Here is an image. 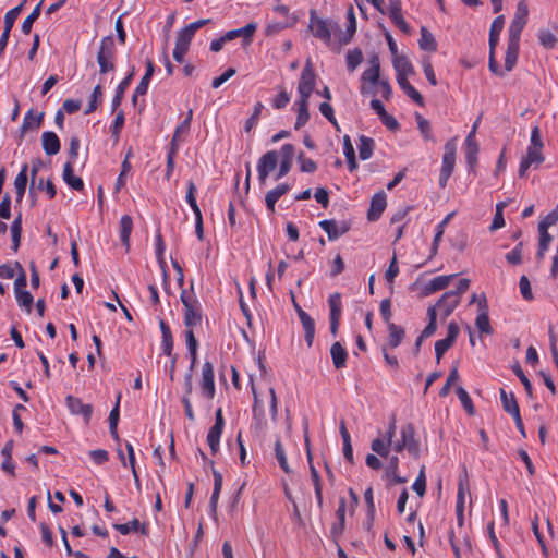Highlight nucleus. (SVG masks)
I'll use <instances>...</instances> for the list:
<instances>
[{"mask_svg": "<svg viewBox=\"0 0 558 558\" xmlns=\"http://www.w3.org/2000/svg\"><path fill=\"white\" fill-rule=\"evenodd\" d=\"M201 323L202 313L199 302L184 307V325L186 329H193V327L201 325Z\"/></svg>", "mask_w": 558, "mask_h": 558, "instance_id": "nucleus-33", "label": "nucleus"}, {"mask_svg": "<svg viewBox=\"0 0 558 558\" xmlns=\"http://www.w3.org/2000/svg\"><path fill=\"white\" fill-rule=\"evenodd\" d=\"M520 39L509 38L505 56V71L510 72L513 70L519 56Z\"/></svg>", "mask_w": 558, "mask_h": 558, "instance_id": "nucleus-30", "label": "nucleus"}, {"mask_svg": "<svg viewBox=\"0 0 558 558\" xmlns=\"http://www.w3.org/2000/svg\"><path fill=\"white\" fill-rule=\"evenodd\" d=\"M298 116L294 124L295 130L303 128L310 120L308 101L298 100Z\"/></svg>", "mask_w": 558, "mask_h": 558, "instance_id": "nucleus-49", "label": "nucleus"}, {"mask_svg": "<svg viewBox=\"0 0 558 558\" xmlns=\"http://www.w3.org/2000/svg\"><path fill=\"white\" fill-rule=\"evenodd\" d=\"M459 326L450 322L447 329V337L435 342V355L437 363L440 362L444 354L453 345L459 335Z\"/></svg>", "mask_w": 558, "mask_h": 558, "instance_id": "nucleus-11", "label": "nucleus"}, {"mask_svg": "<svg viewBox=\"0 0 558 558\" xmlns=\"http://www.w3.org/2000/svg\"><path fill=\"white\" fill-rule=\"evenodd\" d=\"M308 29L314 37L323 41L326 46H330L332 36L338 39L340 26L332 20L319 17L316 10H311Z\"/></svg>", "mask_w": 558, "mask_h": 558, "instance_id": "nucleus-1", "label": "nucleus"}, {"mask_svg": "<svg viewBox=\"0 0 558 558\" xmlns=\"http://www.w3.org/2000/svg\"><path fill=\"white\" fill-rule=\"evenodd\" d=\"M179 145L174 143H170L168 153H167V161H166V179L169 180L173 173L175 157L178 154Z\"/></svg>", "mask_w": 558, "mask_h": 558, "instance_id": "nucleus-55", "label": "nucleus"}, {"mask_svg": "<svg viewBox=\"0 0 558 558\" xmlns=\"http://www.w3.org/2000/svg\"><path fill=\"white\" fill-rule=\"evenodd\" d=\"M296 159L301 172L313 173L317 170V163L313 159L306 157L303 151L299 153Z\"/></svg>", "mask_w": 558, "mask_h": 558, "instance_id": "nucleus-62", "label": "nucleus"}, {"mask_svg": "<svg viewBox=\"0 0 558 558\" xmlns=\"http://www.w3.org/2000/svg\"><path fill=\"white\" fill-rule=\"evenodd\" d=\"M291 190V186L287 183L278 184L272 190L268 191L265 195V204L269 213H275V206L278 199L287 194Z\"/></svg>", "mask_w": 558, "mask_h": 558, "instance_id": "nucleus-29", "label": "nucleus"}, {"mask_svg": "<svg viewBox=\"0 0 558 558\" xmlns=\"http://www.w3.org/2000/svg\"><path fill=\"white\" fill-rule=\"evenodd\" d=\"M165 251H166L165 241L162 239L161 233L158 232L155 235V254H156L157 262L162 269H165L167 266L166 259H165Z\"/></svg>", "mask_w": 558, "mask_h": 558, "instance_id": "nucleus-59", "label": "nucleus"}, {"mask_svg": "<svg viewBox=\"0 0 558 558\" xmlns=\"http://www.w3.org/2000/svg\"><path fill=\"white\" fill-rule=\"evenodd\" d=\"M43 119H44V113L43 112L35 113V111L33 109H29L25 113V116L23 118L22 125L20 128L21 138H23V136L29 130H38L40 128L41 123H43Z\"/></svg>", "mask_w": 558, "mask_h": 558, "instance_id": "nucleus-26", "label": "nucleus"}, {"mask_svg": "<svg viewBox=\"0 0 558 558\" xmlns=\"http://www.w3.org/2000/svg\"><path fill=\"white\" fill-rule=\"evenodd\" d=\"M456 392L463 409L468 412V414L473 415L475 413V408L468 391L463 387H458Z\"/></svg>", "mask_w": 558, "mask_h": 558, "instance_id": "nucleus-60", "label": "nucleus"}, {"mask_svg": "<svg viewBox=\"0 0 558 558\" xmlns=\"http://www.w3.org/2000/svg\"><path fill=\"white\" fill-rule=\"evenodd\" d=\"M102 101V87L101 85H96L92 95H90V100H89V104L87 106V108L85 109V114H89L92 112H94L97 107L101 104Z\"/></svg>", "mask_w": 558, "mask_h": 558, "instance_id": "nucleus-61", "label": "nucleus"}, {"mask_svg": "<svg viewBox=\"0 0 558 558\" xmlns=\"http://www.w3.org/2000/svg\"><path fill=\"white\" fill-rule=\"evenodd\" d=\"M347 68L350 72H353L359 64L363 61V53L360 49H353L347 53Z\"/></svg>", "mask_w": 558, "mask_h": 558, "instance_id": "nucleus-64", "label": "nucleus"}, {"mask_svg": "<svg viewBox=\"0 0 558 558\" xmlns=\"http://www.w3.org/2000/svg\"><path fill=\"white\" fill-rule=\"evenodd\" d=\"M500 400L504 410L511 416L520 412L519 404L513 392L508 393L504 388H501Z\"/></svg>", "mask_w": 558, "mask_h": 558, "instance_id": "nucleus-43", "label": "nucleus"}, {"mask_svg": "<svg viewBox=\"0 0 558 558\" xmlns=\"http://www.w3.org/2000/svg\"><path fill=\"white\" fill-rule=\"evenodd\" d=\"M41 146L46 155L54 156L60 151L61 143L54 132L45 131L41 134Z\"/></svg>", "mask_w": 558, "mask_h": 558, "instance_id": "nucleus-25", "label": "nucleus"}, {"mask_svg": "<svg viewBox=\"0 0 558 558\" xmlns=\"http://www.w3.org/2000/svg\"><path fill=\"white\" fill-rule=\"evenodd\" d=\"M274 13L278 15V20L271 21L266 26V35H276L282 29L293 27L298 17L290 13V9L284 4H277L272 9Z\"/></svg>", "mask_w": 558, "mask_h": 558, "instance_id": "nucleus-4", "label": "nucleus"}, {"mask_svg": "<svg viewBox=\"0 0 558 558\" xmlns=\"http://www.w3.org/2000/svg\"><path fill=\"white\" fill-rule=\"evenodd\" d=\"M256 23H248L241 28L233 29L235 37H242L244 45H250L253 41L254 34L256 32Z\"/></svg>", "mask_w": 558, "mask_h": 558, "instance_id": "nucleus-53", "label": "nucleus"}, {"mask_svg": "<svg viewBox=\"0 0 558 558\" xmlns=\"http://www.w3.org/2000/svg\"><path fill=\"white\" fill-rule=\"evenodd\" d=\"M65 404L73 415H81L85 422L86 425L89 424L93 415V405L88 403H84L82 399L74 397V396H68L65 398Z\"/></svg>", "mask_w": 558, "mask_h": 558, "instance_id": "nucleus-14", "label": "nucleus"}, {"mask_svg": "<svg viewBox=\"0 0 558 558\" xmlns=\"http://www.w3.org/2000/svg\"><path fill=\"white\" fill-rule=\"evenodd\" d=\"M469 493V477L468 473L464 470L463 475L459 476L458 482V492H457V501H456V514L457 520L460 525L463 524L464 521V505H465V496Z\"/></svg>", "mask_w": 558, "mask_h": 558, "instance_id": "nucleus-15", "label": "nucleus"}, {"mask_svg": "<svg viewBox=\"0 0 558 558\" xmlns=\"http://www.w3.org/2000/svg\"><path fill=\"white\" fill-rule=\"evenodd\" d=\"M369 68L361 76L362 85L360 92L362 95L373 93V88L380 82V62L378 56L374 54L368 60Z\"/></svg>", "mask_w": 558, "mask_h": 558, "instance_id": "nucleus-5", "label": "nucleus"}, {"mask_svg": "<svg viewBox=\"0 0 558 558\" xmlns=\"http://www.w3.org/2000/svg\"><path fill=\"white\" fill-rule=\"evenodd\" d=\"M252 392H253V398H254V403H253V409H252V411H253V425L252 426H254L256 430H263L267 425L264 408H263L262 401L259 400V398L257 396V392H256V389L254 388V386L252 387Z\"/></svg>", "mask_w": 558, "mask_h": 558, "instance_id": "nucleus-23", "label": "nucleus"}, {"mask_svg": "<svg viewBox=\"0 0 558 558\" xmlns=\"http://www.w3.org/2000/svg\"><path fill=\"white\" fill-rule=\"evenodd\" d=\"M134 69L118 84L114 96L111 100V109L112 111H116L118 107L121 105L122 99L124 97V93L128 89L133 76H134Z\"/></svg>", "mask_w": 558, "mask_h": 558, "instance_id": "nucleus-37", "label": "nucleus"}, {"mask_svg": "<svg viewBox=\"0 0 558 558\" xmlns=\"http://www.w3.org/2000/svg\"><path fill=\"white\" fill-rule=\"evenodd\" d=\"M345 512L347 499L341 496L339 498L338 508L336 510L337 522H335L330 527V533L335 539L340 537L345 529Z\"/></svg>", "mask_w": 558, "mask_h": 558, "instance_id": "nucleus-20", "label": "nucleus"}, {"mask_svg": "<svg viewBox=\"0 0 558 558\" xmlns=\"http://www.w3.org/2000/svg\"><path fill=\"white\" fill-rule=\"evenodd\" d=\"M400 436L405 450L410 456L417 459L420 457V441L415 438V428L413 424L408 423L401 427Z\"/></svg>", "mask_w": 558, "mask_h": 558, "instance_id": "nucleus-13", "label": "nucleus"}, {"mask_svg": "<svg viewBox=\"0 0 558 558\" xmlns=\"http://www.w3.org/2000/svg\"><path fill=\"white\" fill-rule=\"evenodd\" d=\"M398 85L415 104L423 107L424 98L416 88L411 85L407 77H397Z\"/></svg>", "mask_w": 558, "mask_h": 558, "instance_id": "nucleus-40", "label": "nucleus"}, {"mask_svg": "<svg viewBox=\"0 0 558 558\" xmlns=\"http://www.w3.org/2000/svg\"><path fill=\"white\" fill-rule=\"evenodd\" d=\"M17 305L27 314H31L34 302L33 295L27 290L14 292Z\"/></svg>", "mask_w": 558, "mask_h": 558, "instance_id": "nucleus-52", "label": "nucleus"}, {"mask_svg": "<svg viewBox=\"0 0 558 558\" xmlns=\"http://www.w3.org/2000/svg\"><path fill=\"white\" fill-rule=\"evenodd\" d=\"M398 468H399V458L397 456H392L389 459V463L386 469V474H387V476L392 477L393 482L397 484L405 483L407 478L402 477L398 474Z\"/></svg>", "mask_w": 558, "mask_h": 558, "instance_id": "nucleus-54", "label": "nucleus"}, {"mask_svg": "<svg viewBox=\"0 0 558 558\" xmlns=\"http://www.w3.org/2000/svg\"><path fill=\"white\" fill-rule=\"evenodd\" d=\"M505 25V17L504 15H499L494 19L490 25L489 29V49L495 50L496 46L499 40V35L504 28Z\"/></svg>", "mask_w": 558, "mask_h": 558, "instance_id": "nucleus-44", "label": "nucleus"}, {"mask_svg": "<svg viewBox=\"0 0 558 558\" xmlns=\"http://www.w3.org/2000/svg\"><path fill=\"white\" fill-rule=\"evenodd\" d=\"M475 325L482 335H492L493 328L490 326L487 299L482 294L478 299V312L475 318Z\"/></svg>", "mask_w": 558, "mask_h": 558, "instance_id": "nucleus-16", "label": "nucleus"}, {"mask_svg": "<svg viewBox=\"0 0 558 558\" xmlns=\"http://www.w3.org/2000/svg\"><path fill=\"white\" fill-rule=\"evenodd\" d=\"M186 187H187L186 196H185L186 203L190 205V207L193 210L194 215L202 213L201 209H199V206H198V204L196 202V192H197L196 185L194 184L193 181L190 180L186 183Z\"/></svg>", "mask_w": 558, "mask_h": 558, "instance_id": "nucleus-56", "label": "nucleus"}, {"mask_svg": "<svg viewBox=\"0 0 558 558\" xmlns=\"http://www.w3.org/2000/svg\"><path fill=\"white\" fill-rule=\"evenodd\" d=\"M133 230V219L129 215H123L119 222V236L120 241L125 246L126 251L130 248V238Z\"/></svg>", "mask_w": 558, "mask_h": 558, "instance_id": "nucleus-35", "label": "nucleus"}, {"mask_svg": "<svg viewBox=\"0 0 558 558\" xmlns=\"http://www.w3.org/2000/svg\"><path fill=\"white\" fill-rule=\"evenodd\" d=\"M305 446H306V456H307V460H308V463H310V474H311V480H312V483H313V486H314V492H315V498H316L317 507L320 510H323V508H324V498H323L322 480H320V475H319L318 471L316 470V468L312 463V453H311V450H310V438H308L307 435H305Z\"/></svg>", "mask_w": 558, "mask_h": 558, "instance_id": "nucleus-12", "label": "nucleus"}, {"mask_svg": "<svg viewBox=\"0 0 558 558\" xmlns=\"http://www.w3.org/2000/svg\"><path fill=\"white\" fill-rule=\"evenodd\" d=\"M457 144L456 140H449L444 146V155L441 159V168L439 173L438 184L441 189L447 186V183L456 167Z\"/></svg>", "mask_w": 558, "mask_h": 558, "instance_id": "nucleus-3", "label": "nucleus"}, {"mask_svg": "<svg viewBox=\"0 0 558 558\" xmlns=\"http://www.w3.org/2000/svg\"><path fill=\"white\" fill-rule=\"evenodd\" d=\"M184 336H185L186 348H187L190 360H191L190 371H193L197 363L198 341L194 335L193 329H186L184 331Z\"/></svg>", "mask_w": 558, "mask_h": 558, "instance_id": "nucleus-39", "label": "nucleus"}, {"mask_svg": "<svg viewBox=\"0 0 558 558\" xmlns=\"http://www.w3.org/2000/svg\"><path fill=\"white\" fill-rule=\"evenodd\" d=\"M460 298H457V293H451L449 291L445 292L441 298L437 302V307L442 313L445 317L451 315L454 308L459 305Z\"/></svg>", "mask_w": 558, "mask_h": 558, "instance_id": "nucleus-31", "label": "nucleus"}, {"mask_svg": "<svg viewBox=\"0 0 558 558\" xmlns=\"http://www.w3.org/2000/svg\"><path fill=\"white\" fill-rule=\"evenodd\" d=\"M456 275H448V276H438L432 279L424 288H423V295L427 296L434 292L444 290L447 288L451 281V279Z\"/></svg>", "mask_w": 558, "mask_h": 558, "instance_id": "nucleus-38", "label": "nucleus"}, {"mask_svg": "<svg viewBox=\"0 0 558 558\" xmlns=\"http://www.w3.org/2000/svg\"><path fill=\"white\" fill-rule=\"evenodd\" d=\"M389 17L391 22L403 33H409L410 27L402 15L401 2L391 0L389 5Z\"/></svg>", "mask_w": 558, "mask_h": 558, "instance_id": "nucleus-24", "label": "nucleus"}, {"mask_svg": "<svg viewBox=\"0 0 558 558\" xmlns=\"http://www.w3.org/2000/svg\"><path fill=\"white\" fill-rule=\"evenodd\" d=\"M154 62L151 60H147L145 74L143 75L141 82L136 86V94H147L148 86L154 74Z\"/></svg>", "mask_w": 558, "mask_h": 558, "instance_id": "nucleus-50", "label": "nucleus"}, {"mask_svg": "<svg viewBox=\"0 0 558 558\" xmlns=\"http://www.w3.org/2000/svg\"><path fill=\"white\" fill-rule=\"evenodd\" d=\"M392 442L387 440L386 438H375L372 441L371 448L374 452L379 454L380 457L387 458L390 451Z\"/></svg>", "mask_w": 558, "mask_h": 558, "instance_id": "nucleus-58", "label": "nucleus"}, {"mask_svg": "<svg viewBox=\"0 0 558 558\" xmlns=\"http://www.w3.org/2000/svg\"><path fill=\"white\" fill-rule=\"evenodd\" d=\"M330 355L336 369H342L347 366L348 352L340 342H335L331 345Z\"/></svg>", "mask_w": 558, "mask_h": 558, "instance_id": "nucleus-36", "label": "nucleus"}, {"mask_svg": "<svg viewBox=\"0 0 558 558\" xmlns=\"http://www.w3.org/2000/svg\"><path fill=\"white\" fill-rule=\"evenodd\" d=\"M544 161L543 148L531 147L529 146L526 149L525 156L521 159L519 166V175L523 178L529 170V168L533 165L536 167L539 166Z\"/></svg>", "mask_w": 558, "mask_h": 558, "instance_id": "nucleus-18", "label": "nucleus"}, {"mask_svg": "<svg viewBox=\"0 0 558 558\" xmlns=\"http://www.w3.org/2000/svg\"><path fill=\"white\" fill-rule=\"evenodd\" d=\"M117 48L114 38L106 36L100 40L97 51V63L101 75L116 71Z\"/></svg>", "mask_w": 558, "mask_h": 558, "instance_id": "nucleus-2", "label": "nucleus"}, {"mask_svg": "<svg viewBox=\"0 0 558 558\" xmlns=\"http://www.w3.org/2000/svg\"><path fill=\"white\" fill-rule=\"evenodd\" d=\"M113 527L119 531L122 535H128L132 532H138L141 531L142 534H147V526L142 525L138 519L134 518L128 523L123 524H114Z\"/></svg>", "mask_w": 558, "mask_h": 558, "instance_id": "nucleus-48", "label": "nucleus"}, {"mask_svg": "<svg viewBox=\"0 0 558 558\" xmlns=\"http://www.w3.org/2000/svg\"><path fill=\"white\" fill-rule=\"evenodd\" d=\"M275 457H276L281 470L287 474L291 473V469L288 464L287 456H286V452H284V449H283V446H282L280 439H277L275 441Z\"/></svg>", "mask_w": 558, "mask_h": 558, "instance_id": "nucleus-57", "label": "nucleus"}, {"mask_svg": "<svg viewBox=\"0 0 558 558\" xmlns=\"http://www.w3.org/2000/svg\"><path fill=\"white\" fill-rule=\"evenodd\" d=\"M279 154L276 150L265 153L257 161V178L259 184L264 185L270 172H272L278 165Z\"/></svg>", "mask_w": 558, "mask_h": 558, "instance_id": "nucleus-9", "label": "nucleus"}, {"mask_svg": "<svg viewBox=\"0 0 558 558\" xmlns=\"http://www.w3.org/2000/svg\"><path fill=\"white\" fill-rule=\"evenodd\" d=\"M359 156L361 160H368L374 153L375 141L368 136L361 135L359 137Z\"/></svg>", "mask_w": 558, "mask_h": 558, "instance_id": "nucleus-45", "label": "nucleus"}, {"mask_svg": "<svg viewBox=\"0 0 558 558\" xmlns=\"http://www.w3.org/2000/svg\"><path fill=\"white\" fill-rule=\"evenodd\" d=\"M393 65L397 72V77H407L408 75L414 72L413 65L411 64L407 57H398L395 60Z\"/></svg>", "mask_w": 558, "mask_h": 558, "instance_id": "nucleus-51", "label": "nucleus"}, {"mask_svg": "<svg viewBox=\"0 0 558 558\" xmlns=\"http://www.w3.org/2000/svg\"><path fill=\"white\" fill-rule=\"evenodd\" d=\"M404 336L405 331L402 327L396 324H389L387 347H389L390 349H396L397 347L400 345Z\"/></svg>", "mask_w": 558, "mask_h": 558, "instance_id": "nucleus-42", "label": "nucleus"}, {"mask_svg": "<svg viewBox=\"0 0 558 558\" xmlns=\"http://www.w3.org/2000/svg\"><path fill=\"white\" fill-rule=\"evenodd\" d=\"M296 312L304 329L306 344L310 348L312 347L315 337V323L301 307L296 306Z\"/></svg>", "mask_w": 558, "mask_h": 558, "instance_id": "nucleus-27", "label": "nucleus"}, {"mask_svg": "<svg viewBox=\"0 0 558 558\" xmlns=\"http://www.w3.org/2000/svg\"><path fill=\"white\" fill-rule=\"evenodd\" d=\"M213 477H214V489H213V493L210 496L209 506H210V510H211L213 514H216L217 505H218L219 496H220L221 488H222V475L219 471H217L216 469H213Z\"/></svg>", "mask_w": 558, "mask_h": 558, "instance_id": "nucleus-41", "label": "nucleus"}, {"mask_svg": "<svg viewBox=\"0 0 558 558\" xmlns=\"http://www.w3.org/2000/svg\"><path fill=\"white\" fill-rule=\"evenodd\" d=\"M343 154L347 158L348 169L353 172L357 168L355 150L349 135L343 136Z\"/></svg>", "mask_w": 558, "mask_h": 558, "instance_id": "nucleus-47", "label": "nucleus"}, {"mask_svg": "<svg viewBox=\"0 0 558 558\" xmlns=\"http://www.w3.org/2000/svg\"><path fill=\"white\" fill-rule=\"evenodd\" d=\"M199 389L201 396L206 400L211 401L215 398V372L210 361H205L202 365Z\"/></svg>", "mask_w": 558, "mask_h": 558, "instance_id": "nucleus-6", "label": "nucleus"}, {"mask_svg": "<svg viewBox=\"0 0 558 558\" xmlns=\"http://www.w3.org/2000/svg\"><path fill=\"white\" fill-rule=\"evenodd\" d=\"M225 427V418L222 415V409L219 408L215 413V423L209 428L206 441L210 448L213 454H216L220 448V438Z\"/></svg>", "mask_w": 558, "mask_h": 558, "instance_id": "nucleus-10", "label": "nucleus"}, {"mask_svg": "<svg viewBox=\"0 0 558 558\" xmlns=\"http://www.w3.org/2000/svg\"><path fill=\"white\" fill-rule=\"evenodd\" d=\"M415 120H416V123H417V128L422 134V136L426 140V141H429V140H433V134H432V126H430V123L427 119H425L421 113L416 112L415 113Z\"/></svg>", "mask_w": 558, "mask_h": 558, "instance_id": "nucleus-63", "label": "nucleus"}, {"mask_svg": "<svg viewBox=\"0 0 558 558\" xmlns=\"http://www.w3.org/2000/svg\"><path fill=\"white\" fill-rule=\"evenodd\" d=\"M529 7L525 0H520L517 4L514 16L510 23L508 33L509 38L520 39L521 33L527 23Z\"/></svg>", "mask_w": 558, "mask_h": 558, "instance_id": "nucleus-7", "label": "nucleus"}, {"mask_svg": "<svg viewBox=\"0 0 558 558\" xmlns=\"http://www.w3.org/2000/svg\"><path fill=\"white\" fill-rule=\"evenodd\" d=\"M347 20H348L347 31L342 32L340 29V32H339L338 44L340 46L349 44L352 36L356 32V20H355L354 9L352 5H350L347 11Z\"/></svg>", "mask_w": 558, "mask_h": 558, "instance_id": "nucleus-28", "label": "nucleus"}, {"mask_svg": "<svg viewBox=\"0 0 558 558\" xmlns=\"http://www.w3.org/2000/svg\"><path fill=\"white\" fill-rule=\"evenodd\" d=\"M62 179L69 187L75 191H82L84 189V182L80 177L74 174L73 163L71 161L64 163Z\"/></svg>", "mask_w": 558, "mask_h": 558, "instance_id": "nucleus-32", "label": "nucleus"}, {"mask_svg": "<svg viewBox=\"0 0 558 558\" xmlns=\"http://www.w3.org/2000/svg\"><path fill=\"white\" fill-rule=\"evenodd\" d=\"M209 22V19H204L190 23L189 25H186L178 32L175 40L190 46L195 33Z\"/></svg>", "mask_w": 558, "mask_h": 558, "instance_id": "nucleus-21", "label": "nucleus"}, {"mask_svg": "<svg viewBox=\"0 0 558 558\" xmlns=\"http://www.w3.org/2000/svg\"><path fill=\"white\" fill-rule=\"evenodd\" d=\"M318 226L327 233L329 241H336L350 230L347 221H336L335 219H325L318 222Z\"/></svg>", "mask_w": 558, "mask_h": 558, "instance_id": "nucleus-17", "label": "nucleus"}, {"mask_svg": "<svg viewBox=\"0 0 558 558\" xmlns=\"http://www.w3.org/2000/svg\"><path fill=\"white\" fill-rule=\"evenodd\" d=\"M316 85V75L310 63L303 68L298 84L299 100L308 101Z\"/></svg>", "mask_w": 558, "mask_h": 558, "instance_id": "nucleus-8", "label": "nucleus"}, {"mask_svg": "<svg viewBox=\"0 0 558 558\" xmlns=\"http://www.w3.org/2000/svg\"><path fill=\"white\" fill-rule=\"evenodd\" d=\"M420 33V48L424 51L435 52L437 50V41L434 35L425 26L421 27Z\"/></svg>", "mask_w": 558, "mask_h": 558, "instance_id": "nucleus-46", "label": "nucleus"}, {"mask_svg": "<svg viewBox=\"0 0 558 558\" xmlns=\"http://www.w3.org/2000/svg\"><path fill=\"white\" fill-rule=\"evenodd\" d=\"M294 153L295 149L292 144L287 143L281 146L278 153L281 157V160L279 165V170L275 178L276 180L283 178L291 171Z\"/></svg>", "mask_w": 558, "mask_h": 558, "instance_id": "nucleus-19", "label": "nucleus"}, {"mask_svg": "<svg viewBox=\"0 0 558 558\" xmlns=\"http://www.w3.org/2000/svg\"><path fill=\"white\" fill-rule=\"evenodd\" d=\"M28 180V165L24 163L14 179V189L16 194V203H21L25 195Z\"/></svg>", "mask_w": 558, "mask_h": 558, "instance_id": "nucleus-34", "label": "nucleus"}, {"mask_svg": "<svg viewBox=\"0 0 558 558\" xmlns=\"http://www.w3.org/2000/svg\"><path fill=\"white\" fill-rule=\"evenodd\" d=\"M386 206V194L384 192L376 193L371 201V206L367 213V219L369 221H376L377 219H379Z\"/></svg>", "mask_w": 558, "mask_h": 558, "instance_id": "nucleus-22", "label": "nucleus"}]
</instances>
